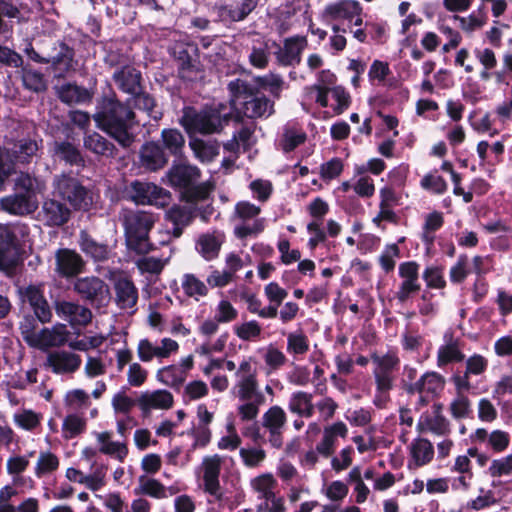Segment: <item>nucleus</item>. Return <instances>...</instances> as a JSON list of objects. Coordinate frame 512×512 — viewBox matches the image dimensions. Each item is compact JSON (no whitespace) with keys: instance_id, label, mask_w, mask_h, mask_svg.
Segmentation results:
<instances>
[{"instance_id":"nucleus-1","label":"nucleus","mask_w":512,"mask_h":512,"mask_svg":"<svg viewBox=\"0 0 512 512\" xmlns=\"http://www.w3.org/2000/svg\"><path fill=\"white\" fill-rule=\"evenodd\" d=\"M135 109L145 112L154 121L163 117L156 98L145 90V86L132 94L131 98L121 100L108 85V91L97 98L92 118L98 129L123 149H130L137 141L141 126Z\"/></svg>"},{"instance_id":"nucleus-2","label":"nucleus","mask_w":512,"mask_h":512,"mask_svg":"<svg viewBox=\"0 0 512 512\" xmlns=\"http://www.w3.org/2000/svg\"><path fill=\"white\" fill-rule=\"evenodd\" d=\"M226 108V104L221 102L206 104L200 110L186 106L183 108L179 123L189 136L197 133L201 135L219 134L231 121V113L225 112Z\"/></svg>"},{"instance_id":"nucleus-3","label":"nucleus","mask_w":512,"mask_h":512,"mask_svg":"<svg viewBox=\"0 0 512 512\" xmlns=\"http://www.w3.org/2000/svg\"><path fill=\"white\" fill-rule=\"evenodd\" d=\"M168 184L179 191L180 199L186 203H197L209 198L212 186L199 180L201 170L191 165L186 158L174 160L166 172Z\"/></svg>"},{"instance_id":"nucleus-4","label":"nucleus","mask_w":512,"mask_h":512,"mask_svg":"<svg viewBox=\"0 0 512 512\" xmlns=\"http://www.w3.org/2000/svg\"><path fill=\"white\" fill-rule=\"evenodd\" d=\"M13 193L0 198V211L14 216H26L38 208L36 179L21 172L14 180Z\"/></svg>"},{"instance_id":"nucleus-5","label":"nucleus","mask_w":512,"mask_h":512,"mask_svg":"<svg viewBox=\"0 0 512 512\" xmlns=\"http://www.w3.org/2000/svg\"><path fill=\"white\" fill-rule=\"evenodd\" d=\"M125 240L127 248L137 254L145 255L154 250L149 233L155 224L152 213L130 211L124 217Z\"/></svg>"},{"instance_id":"nucleus-6","label":"nucleus","mask_w":512,"mask_h":512,"mask_svg":"<svg viewBox=\"0 0 512 512\" xmlns=\"http://www.w3.org/2000/svg\"><path fill=\"white\" fill-rule=\"evenodd\" d=\"M57 195L75 210L87 212L93 205L94 193L80 178L62 174L55 181Z\"/></svg>"},{"instance_id":"nucleus-7","label":"nucleus","mask_w":512,"mask_h":512,"mask_svg":"<svg viewBox=\"0 0 512 512\" xmlns=\"http://www.w3.org/2000/svg\"><path fill=\"white\" fill-rule=\"evenodd\" d=\"M170 55L177 65V76L184 82L195 81L202 71L200 50L192 41H177L170 49Z\"/></svg>"},{"instance_id":"nucleus-8","label":"nucleus","mask_w":512,"mask_h":512,"mask_svg":"<svg viewBox=\"0 0 512 512\" xmlns=\"http://www.w3.org/2000/svg\"><path fill=\"white\" fill-rule=\"evenodd\" d=\"M73 290L83 301L97 308L107 306L111 300L109 286L96 276L77 278Z\"/></svg>"},{"instance_id":"nucleus-9","label":"nucleus","mask_w":512,"mask_h":512,"mask_svg":"<svg viewBox=\"0 0 512 512\" xmlns=\"http://www.w3.org/2000/svg\"><path fill=\"white\" fill-rule=\"evenodd\" d=\"M398 275L401 282L394 298L404 304L421 291L420 264L414 260L402 262L398 266Z\"/></svg>"},{"instance_id":"nucleus-10","label":"nucleus","mask_w":512,"mask_h":512,"mask_svg":"<svg viewBox=\"0 0 512 512\" xmlns=\"http://www.w3.org/2000/svg\"><path fill=\"white\" fill-rule=\"evenodd\" d=\"M132 201L138 205L164 207L169 203L170 192L151 182L133 181L129 186Z\"/></svg>"},{"instance_id":"nucleus-11","label":"nucleus","mask_w":512,"mask_h":512,"mask_svg":"<svg viewBox=\"0 0 512 512\" xmlns=\"http://www.w3.org/2000/svg\"><path fill=\"white\" fill-rule=\"evenodd\" d=\"M21 299L28 303L35 317L42 324L48 323L52 318V311L44 296L42 285H28L20 290Z\"/></svg>"},{"instance_id":"nucleus-12","label":"nucleus","mask_w":512,"mask_h":512,"mask_svg":"<svg viewBox=\"0 0 512 512\" xmlns=\"http://www.w3.org/2000/svg\"><path fill=\"white\" fill-rule=\"evenodd\" d=\"M20 245L14 230L8 226H0V267L13 269L19 263Z\"/></svg>"},{"instance_id":"nucleus-13","label":"nucleus","mask_w":512,"mask_h":512,"mask_svg":"<svg viewBox=\"0 0 512 512\" xmlns=\"http://www.w3.org/2000/svg\"><path fill=\"white\" fill-rule=\"evenodd\" d=\"M169 158L160 142L147 141L142 144L138 153L139 167L147 172H157L168 164Z\"/></svg>"},{"instance_id":"nucleus-14","label":"nucleus","mask_w":512,"mask_h":512,"mask_svg":"<svg viewBox=\"0 0 512 512\" xmlns=\"http://www.w3.org/2000/svg\"><path fill=\"white\" fill-rule=\"evenodd\" d=\"M112 80L120 92L130 96L145 86L142 72L130 64L117 67Z\"/></svg>"},{"instance_id":"nucleus-15","label":"nucleus","mask_w":512,"mask_h":512,"mask_svg":"<svg viewBox=\"0 0 512 512\" xmlns=\"http://www.w3.org/2000/svg\"><path fill=\"white\" fill-rule=\"evenodd\" d=\"M55 94L61 103L68 106L89 105L93 102L95 91L76 82H66L55 87Z\"/></svg>"},{"instance_id":"nucleus-16","label":"nucleus","mask_w":512,"mask_h":512,"mask_svg":"<svg viewBox=\"0 0 512 512\" xmlns=\"http://www.w3.org/2000/svg\"><path fill=\"white\" fill-rule=\"evenodd\" d=\"M55 271L63 278L75 277L85 269V261L75 250L60 248L55 253Z\"/></svg>"},{"instance_id":"nucleus-17","label":"nucleus","mask_w":512,"mask_h":512,"mask_svg":"<svg viewBox=\"0 0 512 512\" xmlns=\"http://www.w3.org/2000/svg\"><path fill=\"white\" fill-rule=\"evenodd\" d=\"M445 383L444 376L430 371L424 373L416 382L405 385L404 389L410 395L424 392L436 399L443 392Z\"/></svg>"},{"instance_id":"nucleus-18","label":"nucleus","mask_w":512,"mask_h":512,"mask_svg":"<svg viewBox=\"0 0 512 512\" xmlns=\"http://www.w3.org/2000/svg\"><path fill=\"white\" fill-rule=\"evenodd\" d=\"M307 46L305 36H292L284 40L283 47L275 53L277 62L285 67L299 65Z\"/></svg>"},{"instance_id":"nucleus-19","label":"nucleus","mask_w":512,"mask_h":512,"mask_svg":"<svg viewBox=\"0 0 512 512\" xmlns=\"http://www.w3.org/2000/svg\"><path fill=\"white\" fill-rule=\"evenodd\" d=\"M203 466L204 492L215 497L217 501H222L224 494L221 491L219 481L221 471V458L218 455L207 457L203 461Z\"/></svg>"},{"instance_id":"nucleus-20","label":"nucleus","mask_w":512,"mask_h":512,"mask_svg":"<svg viewBox=\"0 0 512 512\" xmlns=\"http://www.w3.org/2000/svg\"><path fill=\"white\" fill-rule=\"evenodd\" d=\"M55 312L72 326H86L93 316L89 308L65 300L55 301Z\"/></svg>"},{"instance_id":"nucleus-21","label":"nucleus","mask_w":512,"mask_h":512,"mask_svg":"<svg viewBox=\"0 0 512 512\" xmlns=\"http://www.w3.org/2000/svg\"><path fill=\"white\" fill-rule=\"evenodd\" d=\"M41 214L46 226L60 227L70 220L72 212L66 203L56 199H46L42 204Z\"/></svg>"},{"instance_id":"nucleus-22","label":"nucleus","mask_w":512,"mask_h":512,"mask_svg":"<svg viewBox=\"0 0 512 512\" xmlns=\"http://www.w3.org/2000/svg\"><path fill=\"white\" fill-rule=\"evenodd\" d=\"M83 144L86 150L98 157L109 159L116 158L119 154V149L116 145L98 132L86 135L83 139Z\"/></svg>"},{"instance_id":"nucleus-23","label":"nucleus","mask_w":512,"mask_h":512,"mask_svg":"<svg viewBox=\"0 0 512 512\" xmlns=\"http://www.w3.org/2000/svg\"><path fill=\"white\" fill-rule=\"evenodd\" d=\"M47 363L56 374L73 373L79 369L81 357L67 351H54L48 354Z\"/></svg>"},{"instance_id":"nucleus-24","label":"nucleus","mask_w":512,"mask_h":512,"mask_svg":"<svg viewBox=\"0 0 512 512\" xmlns=\"http://www.w3.org/2000/svg\"><path fill=\"white\" fill-rule=\"evenodd\" d=\"M362 13V6L357 0H340L326 5L323 15L331 20H352Z\"/></svg>"},{"instance_id":"nucleus-25","label":"nucleus","mask_w":512,"mask_h":512,"mask_svg":"<svg viewBox=\"0 0 512 512\" xmlns=\"http://www.w3.org/2000/svg\"><path fill=\"white\" fill-rule=\"evenodd\" d=\"M160 136V145L168 156H173L176 161L186 158L184 156L185 138L178 129L165 128Z\"/></svg>"},{"instance_id":"nucleus-26","label":"nucleus","mask_w":512,"mask_h":512,"mask_svg":"<svg viewBox=\"0 0 512 512\" xmlns=\"http://www.w3.org/2000/svg\"><path fill=\"white\" fill-rule=\"evenodd\" d=\"M79 245L87 256L96 262H103L110 258L111 249L108 244L96 241L87 231L79 234Z\"/></svg>"},{"instance_id":"nucleus-27","label":"nucleus","mask_w":512,"mask_h":512,"mask_svg":"<svg viewBox=\"0 0 512 512\" xmlns=\"http://www.w3.org/2000/svg\"><path fill=\"white\" fill-rule=\"evenodd\" d=\"M173 395L167 390H156L152 393L141 394L137 403L140 409L147 413L151 409H169L173 406Z\"/></svg>"},{"instance_id":"nucleus-28","label":"nucleus","mask_w":512,"mask_h":512,"mask_svg":"<svg viewBox=\"0 0 512 512\" xmlns=\"http://www.w3.org/2000/svg\"><path fill=\"white\" fill-rule=\"evenodd\" d=\"M116 293V303L121 309H129L136 305L138 300V290L132 280L128 278H119L114 285Z\"/></svg>"},{"instance_id":"nucleus-29","label":"nucleus","mask_w":512,"mask_h":512,"mask_svg":"<svg viewBox=\"0 0 512 512\" xmlns=\"http://www.w3.org/2000/svg\"><path fill=\"white\" fill-rule=\"evenodd\" d=\"M54 155L70 166H85V160L80 149L69 141H55Z\"/></svg>"},{"instance_id":"nucleus-30","label":"nucleus","mask_w":512,"mask_h":512,"mask_svg":"<svg viewBox=\"0 0 512 512\" xmlns=\"http://www.w3.org/2000/svg\"><path fill=\"white\" fill-rule=\"evenodd\" d=\"M223 238V235L202 234L196 242V249L205 260L211 261L216 259L219 256Z\"/></svg>"},{"instance_id":"nucleus-31","label":"nucleus","mask_w":512,"mask_h":512,"mask_svg":"<svg viewBox=\"0 0 512 512\" xmlns=\"http://www.w3.org/2000/svg\"><path fill=\"white\" fill-rule=\"evenodd\" d=\"M21 79L24 89L33 93H43L48 88L44 74L41 71L33 69L30 65H22Z\"/></svg>"},{"instance_id":"nucleus-32","label":"nucleus","mask_w":512,"mask_h":512,"mask_svg":"<svg viewBox=\"0 0 512 512\" xmlns=\"http://www.w3.org/2000/svg\"><path fill=\"white\" fill-rule=\"evenodd\" d=\"M228 90L231 94L230 106L235 108L236 104L251 99L259 94V89L241 79H235L228 84Z\"/></svg>"},{"instance_id":"nucleus-33","label":"nucleus","mask_w":512,"mask_h":512,"mask_svg":"<svg viewBox=\"0 0 512 512\" xmlns=\"http://www.w3.org/2000/svg\"><path fill=\"white\" fill-rule=\"evenodd\" d=\"M244 114L248 118H260L266 114L268 109V115L272 114L274 103L266 96H258V94L249 100L240 102Z\"/></svg>"},{"instance_id":"nucleus-34","label":"nucleus","mask_w":512,"mask_h":512,"mask_svg":"<svg viewBox=\"0 0 512 512\" xmlns=\"http://www.w3.org/2000/svg\"><path fill=\"white\" fill-rule=\"evenodd\" d=\"M156 377L158 381L163 383L166 386L173 388L176 391H179L182 387L183 383L186 380V373L182 371L176 365H168L160 368L157 371Z\"/></svg>"},{"instance_id":"nucleus-35","label":"nucleus","mask_w":512,"mask_h":512,"mask_svg":"<svg viewBox=\"0 0 512 512\" xmlns=\"http://www.w3.org/2000/svg\"><path fill=\"white\" fill-rule=\"evenodd\" d=\"M410 453L417 467L430 463L434 456V447L426 438L415 439L410 448Z\"/></svg>"},{"instance_id":"nucleus-36","label":"nucleus","mask_w":512,"mask_h":512,"mask_svg":"<svg viewBox=\"0 0 512 512\" xmlns=\"http://www.w3.org/2000/svg\"><path fill=\"white\" fill-rule=\"evenodd\" d=\"M288 408L292 413L298 414L301 417H312L314 414L312 395L303 391L293 393L289 400Z\"/></svg>"},{"instance_id":"nucleus-37","label":"nucleus","mask_w":512,"mask_h":512,"mask_svg":"<svg viewBox=\"0 0 512 512\" xmlns=\"http://www.w3.org/2000/svg\"><path fill=\"white\" fill-rule=\"evenodd\" d=\"M259 0H234L232 4L225 7L228 17L234 22L243 21L252 13L258 5Z\"/></svg>"},{"instance_id":"nucleus-38","label":"nucleus","mask_w":512,"mask_h":512,"mask_svg":"<svg viewBox=\"0 0 512 512\" xmlns=\"http://www.w3.org/2000/svg\"><path fill=\"white\" fill-rule=\"evenodd\" d=\"M427 289H444L446 280L444 277V267L442 265H427L421 274Z\"/></svg>"},{"instance_id":"nucleus-39","label":"nucleus","mask_w":512,"mask_h":512,"mask_svg":"<svg viewBox=\"0 0 512 512\" xmlns=\"http://www.w3.org/2000/svg\"><path fill=\"white\" fill-rule=\"evenodd\" d=\"M15 173V161L10 151L0 146V193L6 191L9 178Z\"/></svg>"},{"instance_id":"nucleus-40","label":"nucleus","mask_w":512,"mask_h":512,"mask_svg":"<svg viewBox=\"0 0 512 512\" xmlns=\"http://www.w3.org/2000/svg\"><path fill=\"white\" fill-rule=\"evenodd\" d=\"M465 355L460 351L457 342L440 346L437 353V365L444 367L450 363L461 362Z\"/></svg>"},{"instance_id":"nucleus-41","label":"nucleus","mask_w":512,"mask_h":512,"mask_svg":"<svg viewBox=\"0 0 512 512\" xmlns=\"http://www.w3.org/2000/svg\"><path fill=\"white\" fill-rule=\"evenodd\" d=\"M286 422V413L278 405L270 407L262 416V426L267 430L283 429Z\"/></svg>"},{"instance_id":"nucleus-42","label":"nucleus","mask_w":512,"mask_h":512,"mask_svg":"<svg viewBox=\"0 0 512 512\" xmlns=\"http://www.w3.org/2000/svg\"><path fill=\"white\" fill-rule=\"evenodd\" d=\"M59 48L60 50L56 55L48 57L50 59L49 64L55 69L63 65L64 71L67 72L72 68L75 51L63 41L59 42Z\"/></svg>"},{"instance_id":"nucleus-43","label":"nucleus","mask_w":512,"mask_h":512,"mask_svg":"<svg viewBox=\"0 0 512 512\" xmlns=\"http://www.w3.org/2000/svg\"><path fill=\"white\" fill-rule=\"evenodd\" d=\"M444 224L443 214L439 211H433L429 213L423 225V236L422 240L426 243H432L434 241V235Z\"/></svg>"},{"instance_id":"nucleus-44","label":"nucleus","mask_w":512,"mask_h":512,"mask_svg":"<svg viewBox=\"0 0 512 512\" xmlns=\"http://www.w3.org/2000/svg\"><path fill=\"white\" fill-rule=\"evenodd\" d=\"M193 218V211L186 206L175 204L166 212V219L173 225L188 226Z\"/></svg>"},{"instance_id":"nucleus-45","label":"nucleus","mask_w":512,"mask_h":512,"mask_svg":"<svg viewBox=\"0 0 512 512\" xmlns=\"http://www.w3.org/2000/svg\"><path fill=\"white\" fill-rule=\"evenodd\" d=\"M62 429L66 438H74L85 431L86 421L76 414H69L63 421Z\"/></svg>"},{"instance_id":"nucleus-46","label":"nucleus","mask_w":512,"mask_h":512,"mask_svg":"<svg viewBox=\"0 0 512 512\" xmlns=\"http://www.w3.org/2000/svg\"><path fill=\"white\" fill-rule=\"evenodd\" d=\"M59 467L58 457L51 452H42L38 458L35 473L38 477L49 474Z\"/></svg>"},{"instance_id":"nucleus-47","label":"nucleus","mask_w":512,"mask_h":512,"mask_svg":"<svg viewBox=\"0 0 512 512\" xmlns=\"http://www.w3.org/2000/svg\"><path fill=\"white\" fill-rule=\"evenodd\" d=\"M306 139L307 135L305 132H298L294 129H286L281 139L282 149L286 153L292 152L298 146L303 144Z\"/></svg>"},{"instance_id":"nucleus-48","label":"nucleus","mask_w":512,"mask_h":512,"mask_svg":"<svg viewBox=\"0 0 512 512\" xmlns=\"http://www.w3.org/2000/svg\"><path fill=\"white\" fill-rule=\"evenodd\" d=\"M37 321H38V319L35 317V315H26L23 317L22 321L20 322L19 329H20L22 338L29 345H33V343L37 342V339H36V334H37L36 329L38 327Z\"/></svg>"},{"instance_id":"nucleus-49","label":"nucleus","mask_w":512,"mask_h":512,"mask_svg":"<svg viewBox=\"0 0 512 512\" xmlns=\"http://www.w3.org/2000/svg\"><path fill=\"white\" fill-rule=\"evenodd\" d=\"M182 287L185 294L189 297H193L195 295L205 296L208 292L205 284L193 274L184 275Z\"/></svg>"},{"instance_id":"nucleus-50","label":"nucleus","mask_w":512,"mask_h":512,"mask_svg":"<svg viewBox=\"0 0 512 512\" xmlns=\"http://www.w3.org/2000/svg\"><path fill=\"white\" fill-rule=\"evenodd\" d=\"M287 350L295 355H303L309 350V341L307 336L300 333H290L287 337Z\"/></svg>"},{"instance_id":"nucleus-51","label":"nucleus","mask_w":512,"mask_h":512,"mask_svg":"<svg viewBox=\"0 0 512 512\" xmlns=\"http://www.w3.org/2000/svg\"><path fill=\"white\" fill-rule=\"evenodd\" d=\"M343 161L338 157H333L329 161L321 164L320 177L324 181H330L341 175L343 172Z\"/></svg>"},{"instance_id":"nucleus-52","label":"nucleus","mask_w":512,"mask_h":512,"mask_svg":"<svg viewBox=\"0 0 512 512\" xmlns=\"http://www.w3.org/2000/svg\"><path fill=\"white\" fill-rule=\"evenodd\" d=\"M488 473L494 478L512 475V454L494 459L488 468Z\"/></svg>"},{"instance_id":"nucleus-53","label":"nucleus","mask_w":512,"mask_h":512,"mask_svg":"<svg viewBox=\"0 0 512 512\" xmlns=\"http://www.w3.org/2000/svg\"><path fill=\"white\" fill-rule=\"evenodd\" d=\"M238 397L242 401L252 400L255 392L258 390V383L255 374H249L241 379L238 384Z\"/></svg>"},{"instance_id":"nucleus-54","label":"nucleus","mask_w":512,"mask_h":512,"mask_svg":"<svg viewBox=\"0 0 512 512\" xmlns=\"http://www.w3.org/2000/svg\"><path fill=\"white\" fill-rule=\"evenodd\" d=\"M189 146L194 152L195 156L201 160L211 159L217 154V149L211 144H207L200 138H192L189 141Z\"/></svg>"},{"instance_id":"nucleus-55","label":"nucleus","mask_w":512,"mask_h":512,"mask_svg":"<svg viewBox=\"0 0 512 512\" xmlns=\"http://www.w3.org/2000/svg\"><path fill=\"white\" fill-rule=\"evenodd\" d=\"M136 494H144L157 499L166 496L164 485L156 479H146L141 483L139 489H135Z\"/></svg>"},{"instance_id":"nucleus-56","label":"nucleus","mask_w":512,"mask_h":512,"mask_svg":"<svg viewBox=\"0 0 512 512\" xmlns=\"http://www.w3.org/2000/svg\"><path fill=\"white\" fill-rule=\"evenodd\" d=\"M423 189L432 191L435 194H443L447 191V182L442 176H435L431 173L426 174L420 181Z\"/></svg>"},{"instance_id":"nucleus-57","label":"nucleus","mask_w":512,"mask_h":512,"mask_svg":"<svg viewBox=\"0 0 512 512\" xmlns=\"http://www.w3.org/2000/svg\"><path fill=\"white\" fill-rule=\"evenodd\" d=\"M261 331L262 329L260 324L255 320L245 322L242 325L235 327V334L244 341L258 338Z\"/></svg>"},{"instance_id":"nucleus-58","label":"nucleus","mask_w":512,"mask_h":512,"mask_svg":"<svg viewBox=\"0 0 512 512\" xmlns=\"http://www.w3.org/2000/svg\"><path fill=\"white\" fill-rule=\"evenodd\" d=\"M400 256V248L396 243L387 246L386 251L379 257V263L382 269L386 272H392L395 268L396 262L393 257Z\"/></svg>"},{"instance_id":"nucleus-59","label":"nucleus","mask_w":512,"mask_h":512,"mask_svg":"<svg viewBox=\"0 0 512 512\" xmlns=\"http://www.w3.org/2000/svg\"><path fill=\"white\" fill-rule=\"evenodd\" d=\"M332 97L337 102V105L333 108L335 114H342L351 104L350 94L345 90L343 86H334L331 88Z\"/></svg>"},{"instance_id":"nucleus-60","label":"nucleus","mask_w":512,"mask_h":512,"mask_svg":"<svg viewBox=\"0 0 512 512\" xmlns=\"http://www.w3.org/2000/svg\"><path fill=\"white\" fill-rule=\"evenodd\" d=\"M15 423L22 429L31 431L40 424V417L32 410H24L14 417Z\"/></svg>"},{"instance_id":"nucleus-61","label":"nucleus","mask_w":512,"mask_h":512,"mask_svg":"<svg viewBox=\"0 0 512 512\" xmlns=\"http://www.w3.org/2000/svg\"><path fill=\"white\" fill-rule=\"evenodd\" d=\"M264 361L272 370H278L286 363L287 357L278 348L269 345L264 355Z\"/></svg>"},{"instance_id":"nucleus-62","label":"nucleus","mask_w":512,"mask_h":512,"mask_svg":"<svg viewBox=\"0 0 512 512\" xmlns=\"http://www.w3.org/2000/svg\"><path fill=\"white\" fill-rule=\"evenodd\" d=\"M488 443L496 453L505 451L510 443L509 434L502 430H494L488 437Z\"/></svg>"},{"instance_id":"nucleus-63","label":"nucleus","mask_w":512,"mask_h":512,"mask_svg":"<svg viewBox=\"0 0 512 512\" xmlns=\"http://www.w3.org/2000/svg\"><path fill=\"white\" fill-rule=\"evenodd\" d=\"M136 402L125 394V390L116 393L112 399V406L116 413L128 414Z\"/></svg>"},{"instance_id":"nucleus-64","label":"nucleus","mask_w":512,"mask_h":512,"mask_svg":"<svg viewBox=\"0 0 512 512\" xmlns=\"http://www.w3.org/2000/svg\"><path fill=\"white\" fill-rule=\"evenodd\" d=\"M0 63L8 67L19 68L23 65V58L15 50L0 44Z\"/></svg>"}]
</instances>
